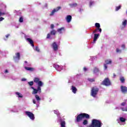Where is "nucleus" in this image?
I'll list each match as a JSON object with an SVG mask.
<instances>
[{
  "instance_id": "obj_1",
  "label": "nucleus",
  "mask_w": 127,
  "mask_h": 127,
  "mask_svg": "<svg viewBox=\"0 0 127 127\" xmlns=\"http://www.w3.org/2000/svg\"><path fill=\"white\" fill-rule=\"evenodd\" d=\"M54 114L57 115L58 117V122L60 123L61 127H66V123L65 122V120L64 119L61 118L60 117V113L58 110H56L54 111Z\"/></svg>"
},
{
  "instance_id": "obj_2",
  "label": "nucleus",
  "mask_w": 127,
  "mask_h": 127,
  "mask_svg": "<svg viewBox=\"0 0 127 127\" xmlns=\"http://www.w3.org/2000/svg\"><path fill=\"white\" fill-rule=\"evenodd\" d=\"M98 92H99V88L98 87L96 86L92 87L91 90V96L93 98H96Z\"/></svg>"
},
{
  "instance_id": "obj_3",
  "label": "nucleus",
  "mask_w": 127,
  "mask_h": 127,
  "mask_svg": "<svg viewBox=\"0 0 127 127\" xmlns=\"http://www.w3.org/2000/svg\"><path fill=\"white\" fill-rule=\"evenodd\" d=\"M43 86V82H39V86H38L37 89H34L32 94L35 95V94H37V93H41V87Z\"/></svg>"
},
{
  "instance_id": "obj_4",
  "label": "nucleus",
  "mask_w": 127,
  "mask_h": 127,
  "mask_svg": "<svg viewBox=\"0 0 127 127\" xmlns=\"http://www.w3.org/2000/svg\"><path fill=\"white\" fill-rule=\"evenodd\" d=\"M53 67L56 69V70L59 72H61L62 70H65V66L62 65H58L56 64L53 65Z\"/></svg>"
},
{
  "instance_id": "obj_5",
  "label": "nucleus",
  "mask_w": 127,
  "mask_h": 127,
  "mask_svg": "<svg viewBox=\"0 0 127 127\" xmlns=\"http://www.w3.org/2000/svg\"><path fill=\"white\" fill-rule=\"evenodd\" d=\"M25 114L26 116H27L29 119H30L32 121H34L35 120V117L34 116V114L32 112L29 111H25Z\"/></svg>"
},
{
  "instance_id": "obj_6",
  "label": "nucleus",
  "mask_w": 127,
  "mask_h": 127,
  "mask_svg": "<svg viewBox=\"0 0 127 127\" xmlns=\"http://www.w3.org/2000/svg\"><path fill=\"white\" fill-rule=\"evenodd\" d=\"M102 85H104V86H106V87H109V86L112 85V83L109 78H106L102 82Z\"/></svg>"
},
{
  "instance_id": "obj_7",
  "label": "nucleus",
  "mask_w": 127,
  "mask_h": 127,
  "mask_svg": "<svg viewBox=\"0 0 127 127\" xmlns=\"http://www.w3.org/2000/svg\"><path fill=\"white\" fill-rule=\"evenodd\" d=\"M113 63V61L111 59H108L105 61V64H104V70H107L108 69V65H112Z\"/></svg>"
},
{
  "instance_id": "obj_8",
  "label": "nucleus",
  "mask_w": 127,
  "mask_h": 127,
  "mask_svg": "<svg viewBox=\"0 0 127 127\" xmlns=\"http://www.w3.org/2000/svg\"><path fill=\"white\" fill-rule=\"evenodd\" d=\"M127 119L123 117H120L119 119L117 120V122L120 126H125L126 125V121Z\"/></svg>"
},
{
  "instance_id": "obj_9",
  "label": "nucleus",
  "mask_w": 127,
  "mask_h": 127,
  "mask_svg": "<svg viewBox=\"0 0 127 127\" xmlns=\"http://www.w3.org/2000/svg\"><path fill=\"white\" fill-rule=\"evenodd\" d=\"M14 62L18 63L19 60H20V54L19 53H16L15 56L13 57Z\"/></svg>"
},
{
  "instance_id": "obj_10",
  "label": "nucleus",
  "mask_w": 127,
  "mask_h": 127,
  "mask_svg": "<svg viewBox=\"0 0 127 127\" xmlns=\"http://www.w3.org/2000/svg\"><path fill=\"white\" fill-rule=\"evenodd\" d=\"M61 8V6H58L57 8H55L54 9H53L50 14V16H53V15H54V14H55L56 12H58V11L60 10Z\"/></svg>"
},
{
  "instance_id": "obj_11",
  "label": "nucleus",
  "mask_w": 127,
  "mask_h": 127,
  "mask_svg": "<svg viewBox=\"0 0 127 127\" xmlns=\"http://www.w3.org/2000/svg\"><path fill=\"white\" fill-rule=\"evenodd\" d=\"M2 15H7V16H10V14H9V13L7 12H2L0 11V22L3 20H4V18L1 17Z\"/></svg>"
},
{
  "instance_id": "obj_12",
  "label": "nucleus",
  "mask_w": 127,
  "mask_h": 127,
  "mask_svg": "<svg viewBox=\"0 0 127 127\" xmlns=\"http://www.w3.org/2000/svg\"><path fill=\"white\" fill-rule=\"evenodd\" d=\"M96 27L97 28L93 32V33H97L98 31H99L100 33L102 32V29L100 28L101 27V25H100V23H96L95 24Z\"/></svg>"
},
{
  "instance_id": "obj_13",
  "label": "nucleus",
  "mask_w": 127,
  "mask_h": 127,
  "mask_svg": "<svg viewBox=\"0 0 127 127\" xmlns=\"http://www.w3.org/2000/svg\"><path fill=\"white\" fill-rule=\"evenodd\" d=\"M57 31L55 30H53L51 31L50 33H49L47 35V39H52V38H51V35H55L56 34V33Z\"/></svg>"
},
{
  "instance_id": "obj_14",
  "label": "nucleus",
  "mask_w": 127,
  "mask_h": 127,
  "mask_svg": "<svg viewBox=\"0 0 127 127\" xmlns=\"http://www.w3.org/2000/svg\"><path fill=\"white\" fill-rule=\"evenodd\" d=\"M51 47L54 51L56 52L58 51V45H57L56 42H54L51 45Z\"/></svg>"
},
{
  "instance_id": "obj_15",
  "label": "nucleus",
  "mask_w": 127,
  "mask_h": 127,
  "mask_svg": "<svg viewBox=\"0 0 127 127\" xmlns=\"http://www.w3.org/2000/svg\"><path fill=\"white\" fill-rule=\"evenodd\" d=\"M76 120H75V123H80L82 120H83V116H82V114H80L77 117L75 116Z\"/></svg>"
},
{
  "instance_id": "obj_16",
  "label": "nucleus",
  "mask_w": 127,
  "mask_h": 127,
  "mask_svg": "<svg viewBox=\"0 0 127 127\" xmlns=\"http://www.w3.org/2000/svg\"><path fill=\"white\" fill-rule=\"evenodd\" d=\"M57 31L60 34H62L66 31V29H65V27H62L61 28H58L57 30Z\"/></svg>"
},
{
  "instance_id": "obj_17",
  "label": "nucleus",
  "mask_w": 127,
  "mask_h": 127,
  "mask_svg": "<svg viewBox=\"0 0 127 127\" xmlns=\"http://www.w3.org/2000/svg\"><path fill=\"white\" fill-rule=\"evenodd\" d=\"M65 19L67 23H70L72 21V16L71 15H68L65 17Z\"/></svg>"
},
{
  "instance_id": "obj_18",
  "label": "nucleus",
  "mask_w": 127,
  "mask_h": 127,
  "mask_svg": "<svg viewBox=\"0 0 127 127\" xmlns=\"http://www.w3.org/2000/svg\"><path fill=\"white\" fill-rule=\"evenodd\" d=\"M25 38L26 40V41H28V42H29L30 44H31L32 47H34V45L33 44V41H32L31 39L27 38V36H25Z\"/></svg>"
},
{
  "instance_id": "obj_19",
  "label": "nucleus",
  "mask_w": 127,
  "mask_h": 127,
  "mask_svg": "<svg viewBox=\"0 0 127 127\" xmlns=\"http://www.w3.org/2000/svg\"><path fill=\"white\" fill-rule=\"evenodd\" d=\"M99 36H100L99 34H94L93 41L92 42V43L93 44H95V43H96V42L97 41V40H98V39L99 38Z\"/></svg>"
},
{
  "instance_id": "obj_20",
  "label": "nucleus",
  "mask_w": 127,
  "mask_h": 127,
  "mask_svg": "<svg viewBox=\"0 0 127 127\" xmlns=\"http://www.w3.org/2000/svg\"><path fill=\"white\" fill-rule=\"evenodd\" d=\"M121 90L122 93H127V87L126 86L122 85L121 86Z\"/></svg>"
},
{
  "instance_id": "obj_21",
  "label": "nucleus",
  "mask_w": 127,
  "mask_h": 127,
  "mask_svg": "<svg viewBox=\"0 0 127 127\" xmlns=\"http://www.w3.org/2000/svg\"><path fill=\"white\" fill-rule=\"evenodd\" d=\"M70 90H71V92L73 94H76V93H77V91H78L77 88H76V87L74 86L73 85L71 86Z\"/></svg>"
},
{
  "instance_id": "obj_22",
  "label": "nucleus",
  "mask_w": 127,
  "mask_h": 127,
  "mask_svg": "<svg viewBox=\"0 0 127 127\" xmlns=\"http://www.w3.org/2000/svg\"><path fill=\"white\" fill-rule=\"evenodd\" d=\"M127 20H124L122 22V26L121 27V29H124L127 26Z\"/></svg>"
},
{
  "instance_id": "obj_23",
  "label": "nucleus",
  "mask_w": 127,
  "mask_h": 127,
  "mask_svg": "<svg viewBox=\"0 0 127 127\" xmlns=\"http://www.w3.org/2000/svg\"><path fill=\"white\" fill-rule=\"evenodd\" d=\"M7 73H8V70L6 69L3 73H2V76L4 77V78H9L8 75H7Z\"/></svg>"
},
{
  "instance_id": "obj_24",
  "label": "nucleus",
  "mask_w": 127,
  "mask_h": 127,
  "mask_svg": "<svg viewBox=\"0 0 127 127\" xmlns=\"http://www.w3.org/2000/svg\"><path fill=\"white\" fill-rule=\"evenodd\" d=\"M83 119H90V115L86 113H81Z\"/></svg>"
},
{
  "instance_id": "obj_25",
  "label": "nucleus",
  "mask_w": 127,
  "mask_h": 127,
  "mask_svg": "<svg viewBox=\"0 0 127 127\" xmlns=\"http://www.w3.org/2000/svg\"><path fill=\"white\" fill-rule=\"evenodd\" d=\"M34 82L35 83H36L38 86H39V83L40 82H42L41 81H40V79H39V78L38 77H35L34 79Z\"/></svg>"
},
{
  "instance_id": "obj_26",
  "label": "nucleus",
  "mask_w": 127,
  "mask_h": 127,
  "mask_svg": "<svg viewBox=\"0 0 127 127\" xmlns=\"http://www.w3.org/2000/svg\"><path fill=\"white\" fill-rule=\"evenodd\" d=\"M68 5L70 6L71 8H74V7H76L78 5V4L77 3H71L68 4Z\"/></svg>"
},
{
  "instance_id": "obj_27",
  "label": "nucleus",
  "mask_w": 127,
  "mask_h": 127,
  "mask_svg": "<svg viewBox=\"0 0 127 127\" xmlns=\"http://www.w3.org/2000/svg\"><path fill=\"white\" fill-rule=\"evenodd\" d=\"M89 7H92L95 5V1L94 0H90L89 3Z\"/></svg>"
},
{
  "instance_id": "obj_28",
  "label": "nucleus",
  "mask_w": 127,
  "mask_h": 127,
  "mask_svg": "<svg viewBox=\"0 0 127 127\" xmlns=\"http://www.w3.org/2000/svg\"><path fill=\"white\" fill-rule=\"evenodd\" d=\"M25 70H27V71H30L31 72L34 71V68H33V67L25 66Z\"/></svg>"
},
{
  "instance_id": "obj_29",
  "label": "nucleus",
  "mask_w": 127,
  "mask_h": 127,
  "mask_svg": "<svg viewBox=\"0 0 127 127\" xmlns=\"http://www.w3.org/2000/svg\"><path fill=\"white\" fill-rule=\"evenodd\" d=\"M31 66V64H28V63L27 62V61H25L24 63V68L25 69V67H30Z\"/></svg>"
},
{
  "instance_id": "obj_30",
  "label": "nucleus",
  "mask_w": 127,
  "mask_h": 127,
  "mask_svg": "<svg viewBox=\"0 0 127 127\" xmlns=\"http://www.w3.org/2000/svg\"><path fill=\"white\" fill-rule=\"evenodd\" d=\"M15 94L17 98H23V96L22 95V94L19 92H15Z\"/></svg>"
},
{
  "instance_id": "obj_31",
  "label": "nucleus",
  "mask_w": 127,
  "mask_h": 127,
  "mask_svg": "<svg viewBox=\"0 0 127 127\" xmlns=\"http://www.w3.org/2000/svg\"><path fill=\"white\" fill-rule=\"evenodd\" d=\"M35 98L37 103H39L41 100V98H40V97H39V96L37 94L35 95Z\"/></svg>"
},
{
  "instance_id": "obj_32",
  "label": "nucleus",
  "mask_w": 127,
  "mask_h": 127,
  "mask_svg": "<svg viewBox=\"0 0 127 127\" xmlns=\"http://www.w3.org/2000/svg\"><path fill=\"white\" fill-rule=\"evenodd\" d=\"M10 36V34H7L5 35L3 38V40L5 41H6V40H7L8 39V37Z\"/></svg>"
},
{
  "instance_id": "obj_33",
  "label": "nucleus",
  "mask_w": 127,
  "mask_h": 127,
  "mask_svg": "<svg viewBox=\"0 0 127 127\" xmlns=\"http://www.w3.org/2000/svg\"><path fill=\"white\" fill-rule=\"evenodd\" d=\"M99 72V68L97 67H95L93 69L94 74H97Z\"/></svg>"
},
{
  "instance_id": "obj_34",
  "label": "nucleus",
  "mask_w": 127,
  "mask_h": 127,
  "mask_svg": "<svg viewBox=\"0 0 127 127\" xmlns=\"http://www.w3.org/2000/svg\"><path fill=\"white\" fill-rule=\"evenodd\" d=\"M33 104H36L37 108H38V107H39V103L37 102V103H36V100H35V99H33Z\"/></svg>"
},
{
  "instance_id": "obj_35",
  "label": "nucleus",
  "mask_w": 127,
  "mask_h": 127,
  "mask_svg": "<svg viewBox=\"0 0 127 127\" xmlns=\"http://www.w3.org/2000/svg\"><path fill=\"white\" fill-rule=\"evenodd\" d=\"M120 80L121 83H125V77H124V76H121Z\"/></svg>"
},
{
  "instance_id": "obj_36",
  "label": "nucleus",
  "mask_w": 127,
  "mask_h": 127,
  "mask_svg": "<svg viewBox=\"0 0 127 127\" xmlns=\"http://www.w3.org/2000/svg\"><path fill=\"white\" fill-rule=\"evenodd\" d=\"M82 124L84 126H86V125H88V120H83Z\"/></svg>"
},
{
  "instance_id": "obj_37",
  "label": "nucleus",
  "mask_w": 127,
  "mask_h": 127,
  "mask_svg": "<svg viewBox=\"0 0 127 127\" xmlns=\"http://www.w3.org/2000/svg\"><path fill=\"white\" fill-rule=\"evenodd\" d=\"M122 8V5H119V6H116L115 10L116 11H118V10H119V9H121Z\"/></svg>"
},
{
  "instance_id": "obj_38",
  "label": "nucleus",
  "mask_w": 127,
  "mask_h": 127,
  "mask_svg": "<svg viewBox=\"0 0 127 127\" xmlns=\"http://www.w3.org/2000/svg\"><path fill=\"white\" fill-rule=\"evenodd\" d=\"M19 22H23V17L21 16L19 19Z\"/></svg>"
},
{
  "instance_id": "obj_39",
  "label": "nucleus",
  "mask_w": 127,
  "mask_h": 127,
  "mask_svg": "<svg viewBox=\"0 0 127 127\" xmlns=\"http://www.w3.org/2000/svg\"><path fill=\"white\" fill-rule=\"evenodd\" d=\"M116 52L117 53H119L120 54L122 53V50L120 49H116Z\"/></svg>"
},
{
  "instance_id": "obj_40",
  "label": "nucleus",
  "mask_w": 127,
  "mask_h": 127,
  "mask_svg": "<svg viewBox=\"0 0 127 127\" xmlns=\"http://www.w3.org/2000/svg\"><path fill=\"white\" fill-rule=\"evenodd\" d=\"M88 80L89 82H95V79L94 78H88Z\"/></svg>"
},
{
  "instance_id": "obj_41",
  "label": "nucleus",
  "mask_w": 127,
  "mask_h": 127,
  "mask_svg": "<svg viewBox=\"0 0 127 127\" xmlns=\"http://www.w3.org/2000/svg\"><path fill=\"white\" fill-rule=\"evenodd\" d=\"M35 51H37V52H39V48L38 47H36L34 49Z\"/></svg>"
},
{
  "instance_id": "obj_42",
  "label": "nucleus",
  "mask_w": 127,
  "mask_h": 127,
  "mask_svg": "<svg viewBox=\"0 0 127 127\" xmlns=\"http://www.w3.org/2000/svg\"><path fill=\"white\" fill-rule=\"evenodd\" d=\"M28 85L30 86H33V81H30L28 82Z\"/></svg>"
},
{
  "instance_id": "obj_43",
  "label": "nucleus",
  "mask_w": 127,
  "mask_h": 127,
  "mask_svg": "<svg viewBox=\"0 0 127 127\" xmlns=\"http://www.w3.org/2000/svg\"><path fill=\"white\" fill-rule=\"evenodd\" d=\"M10 78L12 80H16V79H17L16 77H15L13 76H11Z\"/></svg>"
},
{
  "instance_id": "obj_44",
  "label": "nucleus",
  "mask_w": 127,
  "mask_h": 127,
  "mask_svg": "<svg viewBox=\"0 0 127 127\" xmlns=\"http://www.w3.org/2000/svg\"><path fill=\"white\" fill-rule=\"evenodd\" d=\"M126 104H127V101L121 103V106H125Z\"/></svg>"
},
{
  "instance_id": "obj_45",
  "label": "nucleus",
  "mask_w": 127,
  "mask_h": 127,
  "mask_svg": "<svg viewBox=\"0 0 127 127\" xmlns=\"http://www.w3.org/2000/svg\"><path fill=\"white\" fill-rule=\"evenodd\" d=\"M54 24H51V29H53V28H54Z\"/></svg>"
},
{
  "instance_id": "obj_46",
  "label": "nucleus",
  "mask_w": 127,
  "mask_h": 127,
  "mask_svg": "<svg viewBox=\"0 0 127 127\" xmlns=\"http://www.w3.org/2000/svg\"><path fill=\"white\" fill-rule=\"evenodd\" d=\"M96 57H91V60H95L96 59Z\"/></svg>"
},
{
  "instance_id": "obj_47",
  "label": "nucleus",
  "mask_w": 127,
  "mask_h": 127,
  "mask_svg": "<svg viewBox=\"0 0 127 127\" xmlns=\"http://www.w3.org/2000/svg\"><path fill=\"white\" fill-rule=\"evenodd\" d=\"M87 70H88V68H86V67H84L83 68V70L84 71V72H86V71H87Z\"/></svg>"
},
{
  "instance_id": "obj_48",
  "label": "nucleus",
  "mask_w": 127,
  "mask_h": 127,
  "mask_svg": "<svg viewBox=\"0 0 127 127\" xmlns=\"http://www.w3.org/2000/svg\"><path fill=\"white\" fill-rule=\"evenodd\" d=\"M21 81L22 82H24V81H26V78H22Z\"/></svg>"
},
{
  "instance_id": "obj_49",
  "label": "nucleus",
  "mask_w": 127,
  "mask_h": 127,
  "mask_svg": "<svg viewBox=\"0 0 127 127\" xmlns=\"http://www.w3.org/2000/svg\"><path fill=\"white\" fill-rule=\"evenodd\" d=\"M122 48L124 49H125V48H126V46H125L124 44H123V45H122Z\"/></svg>"
},
{
  "instance_id": "obj_50",
  "label": "nucleus",
  "mask_w": 127,
  "mask_h": 127,
  "mask_svg": "<svg viewBox=\"0 0 127 127\" xmlns=\"http://www.w3.org/2000/svg\"><path fill=\"white\" fill-rule=\"evenodd\" d=\"M83 9H82V8H80L79 9V12H82V11H83Z\"/></svg>"
},
{
  "instance_id": "obj_51",
  "label": "nucleus",
  "mask_w": 127,
  "mask_h": 127,
  "mask_svg": "<svg viewBox=\"0 0 127 127\" xmlns=\"http://www.w3.org/2000/svg\"><path fill=\"white\" fill-rule=\"evenodd\" d=\"M31 89H33V90H34V89H35V88H34V87H31Z\"/></svg>"
},
{
  "instance_id": "obj_52",
  "label": "nucleus",
  "mask_w": 127,
  "mask_h": 127,
  "mask_svg": "<svg viewBox=\"0 0 127 127\" xmlns=\"http://www.w3.org/2000/svg\"><path fill=\"white\" fill-rule=\"evenodd\" d=\"M11 112H13L14 113L15 112V111H13V110H11Z\"/></svg>"
},
{
  "instance_id": "obj_53",
  "label": "nucleus",
  "mask_w": 127,
  "mask_h": 127,
  "mask_svg": "<svg viewBox=\"0 0 127 127\" xmlns=\"http://www.w3.org/2000/svg\"><path fill=\"white\" fill-rule=\"evenodd\" d=\"M19 14L17 13L18 15H20V13H19Z\"/></svg>"
},
{
  "instance_id": "obj_54",
  "label": "nucleus",
  "mask_w": 127,
  "mask_h": 127,
  "mask_svg": "<svg viewBox=\"0 0 127 127\" xmlns=\"http://www.w3.org/2000/svg\"><path fill=\"white\" fill-rule=\"evenodd\" d=\"M16 28H18V26H16Z\"/></svg>"
},
{
  "instance_id": "obj_55",
  "label": "nucleus",
  "mask_w": 127,
  "mask_h": 127,
  "mask_svg": "<svg viewBox=\"0 0 127 127\" xmlns=\"http://www.w3.org/2000/svg\"><path fill=\"white\" fill-rule=\"evenodd\" d=\"M114 77H116V74H114Z\"/></svg>"
},
{
  "instance_id": "obj_56",
  "label": "nucleus",
  "mask_w": 127,
  "mask_h": 127,
  "mask_svg": "<svg viewBox=\"0 0 127 127\" xmlns=\"http://www.w3.org/2000/svg\"><path fill=\"white\" fill-rule=\"evenodd\" d=\"M117 109H118V107H116L115 109L117 110Z\"/></svg>"
},
{
  "instance_id": "obj_57",
  "label": "nucleus",
  "mask_w": 127,
  "mask_h": 127,
  "mask_svg": "<svg viewBox=\"0 0 127 127\" xmlns=\"http://www.w3.org/2000/svg\"><path fill=\"white\" fill-rule=\"evenodd\" d=\"M126 14H127V10L126 11Z\"/></svg>"
},
{
  "instance_id": "obj_58",
  "label": "nucleus",
  "mask_w": 127,
  "mask_h": 127,
  "mask_svg": "<svg viewBox=\"0 0 127 127\" xmlns=\"http://www.w3.org/2000/svg\"><path fill=\"white\" fill-rule=\"evenodd\" d=\"M5 7H6V6L5 5Z\"/></svg>"
},
{
  "instance_id": "obj_59",
  "label": "nucleus",
  "mask_w": 127,
  "mask_h": 127,
  "mask_svg": "<svg viewBox=\"0 0 127 127\" xmlns=\"http://www.w3.org/2000/svg\"><path fill=\"white\" fill-rule=\"evenodd\" d=\"M119 59H122V58H119Z\"/></svg>"
}]
</instances>
